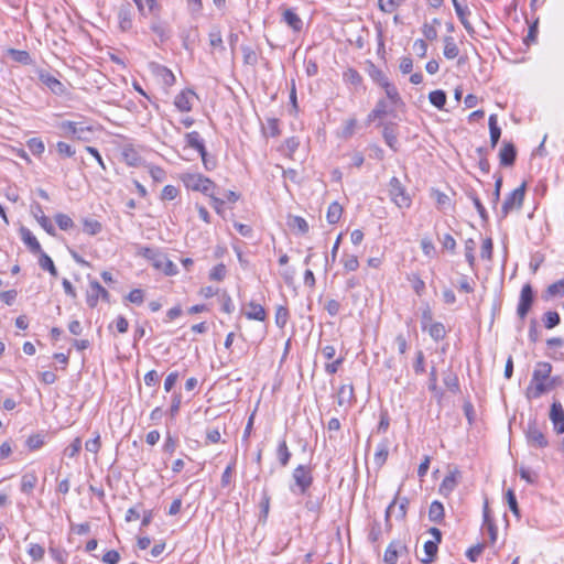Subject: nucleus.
<instances>
[{"instance_id":"obj_1","label":"nucleus","mask_w":564,"mask_h":564,"mask_svg":"<svg viewBox=\"0 0 564 564\" xmlns=\"http://www.w3.org/2000/svg\"><path fill=\"white\" fill-rule=\"evenodd\" d=\"M552 372V365L547 361H539L532 373L530 384L525 389L528 399H539L544 393L553 390V382H547Z\"/></svg>"},{"instance_id":"obj_2","label":"nucleus","mask_w":564,"mask_h":564,"mask_svg":"<svg viewBox=\"0 0 564 564\" xmlns=\"http://www.w3.org/2000/svg\"><path fill=\"white\" fill-rule=\"evenodd\" d=\"M293 482L290 485V491L294 495H307L313 485V471L308 465H299L292 471Z\"/></svg>"},{"instance_id":"obj_3","label":"nucleus","mask_w":564,"mask_h":564,"mask_svg":"<svg viewBox=\"0 0 564 564\" xmlns=\"http://www.w3.org/2000/svg\"><path fill=\"white\" fill-rule=\"evenodd\" d=\"M182 182L191 191L200 192L206 196H213L216 191V184L208 177L199 173H186L182 175Z\"/></svg>"},{"instance_id":"obj_4","label":"nucleus","mask_w":564,"mask_h":564,"mask_svg":"<svg viewBox=\"0 0 564 564\" xmlns=\"http://www.w3.org/2000/svg\"><path fill=\"white\" fill-rule=\"evenodd\" d=\"M527 183L523 182L519 187L509 193L501 206L500 218H506L511 212L519 210L524 202Z\"/></svg>"},{"instance_id":"obj_5","label":"nucleus","mask_w":564,"mask_h":564,"mask_svg":"<svg viewBox=\"0 0 564 564\" xmlns=\"http://www.w3.org/2000/svg\"><path fill=\"white\" fill-rule=\"evenodd\" d=\"M389 196L399 208H409L411 206L412 199L397 176L391 177L389 181Z\"/></svg>"},{"instance_id":"obj_6","label":"nucleus","mask_w":564,"mask_h":564,"mask_svg":"<svg viewBox=\"0 0 564 564\" xmlns=\"http://www.w3.org/2000/svg\"><path fill=\"white\" fill-rule=\"evenodd\" d=\"M525 440L529 446L534 448H545L549 445V441L539 426L536 420H530L524 431Z\"/></svg>"},{"instance_id":"obj_7","label":"nucleus","mask_w":564,"mask_h":564,"mask_svg":"<svg viewBox=\"0 0 564 564\" xmlns=\"http://www.w3.org/2000/svg\"><path fill=\"white\" fill-rule=\"evenodd\" d=\"M534 302V292L533 288L530 283H527L522 286L519 296V303L517 306V315L520 319H524L530 312L532 304Z\"/></svg>"},{"instance_id":"obj_8","label":"nucleus","mask_w":564,"mask_h":564,"mask_svg":"<svg viewBox=\"0 0 564 564\" xmlns=\"http://www.w3.org/2000/svg\"><path fill=\"white\" fill-rule=\"evenodd\" d=\"M109 293L108 291L96 280L90 281L89 283V290L87 292V305L90 308H94L97 306L99 299H102L106 302H109Z\"/></svg>"},{"instance_id":"obj_9","label":"nucleus","mask_w":564,"mask_h":564,"mask_svg":"<svg viewBox=\"0 0 564 564\" xmlns=\"http://www.w3.org/2000/svg\"><path fill=\"white\" fill-rule=\"evenodd\" d=\"M134 10L131 3H121L118 9V23L122 32H128L133 25Z\"/></svg>"},{"instance_id":"obj_10","label":"nucleus","mask_w":564,"mask_h":564,"mask_svg":"<svg viewBox=\"0 0 564 564\" xmlns=\"http://www.w3.org/2000/svg\"><path fill=\"white\" fill-rule=\"evenodd\" d=\"M39 79L44 84L53 94L63 95L65 93V86L50 72L40 69L37 72Z\"/></svg>"},{"instance_id":"obj_11","label":"nucleus","mask_w":564,"mask_h":564,"mask_svg":"<svg viewBox=\"0 0 564 564\" xmlns=\"http://www.w3.org/2000/svg\"><path fill=\"white\" fill-rule=\"evenodd\" d=\"M32 215L37 220L39 225L51 236H56L55 227L53 226L51 219L45 216L42 206L39 203H35L31 206Z\"/></svg>"},{"instance_id":"obj_12","label":"nucleus","mask_w":564,"mask_h":564,"mask_svg":"<svg viewBox=\"0 0 564 564\" xmlns=\"http://www.w3.org/2000/svg\"><path fill=\"white\" fill-rule=\"evenodd\" d=\"M550 420L557 434L564 433V409L560 402H553L550 411Z\"/></svg>"},{"instance_id":"obj_13","label":"nucleus","mask_w":564,"mask_h":564,"mask_svg":"<svg viewBox=\"0 0 564 564\" xmlns=\"http://www.w3.org/2000/svg\"><path fill=\"white\" fill-rule=\"evenodd\" d=\"M20 236L24 245L28 247L29 251L33 254H39L42 252V247L37 241L36 237L31 232V230L24 226H22L19 230Z\"/></svg>"},{"instance_id":"obj_14","label":"nucleus","mask_w":564,"mask_h":564,"mask_svg":"<svg viewBox=\"0 0 564 564\" xmlns=\"http://www.w3.org/2000/svg\"><path fill=\"white\" fill-rule=\"evenodd\" d=\"M517 159V150L513 143L503 142L499 152V161L502 166H512Z\"/></svg>"},{"instance_id":"obj_15","label":"nucleus","mask_w":564,"mask_h":564,"mask_svg":"<svg viewBox=\"0 0 564 564\" xmlns=\"http://www.w3.org/2000/svg\"><path fill=\"white\" fill-rule=\"evenodd\" d=\"M282 22L288 24L294 32L299 33L303 29V21L294 9L288 8L282 12Z\"/></svg>"},{"instance_id":"obj_16","label":"nucleus","mask_w":564,"mask_h":564,"mask_svg":"<svg viewBox=\"0 0 564 564\" xmlns=\"http://www.w3.org/2000/svg\"><path fill=\"white\" fill-rule=\"evenodd\" d=\"M382 137L387 145L394 152L399 150L397 126L394 123H387L382 130Z\"/></svg>"},{"instance_id":"obj_17","label":"nucleus","mask_w":564,"mask_h":564,"mask_svg":"<svg viewBox=\"0 0 564 564\" xmlns=\"http://www.w3.org/2000/svg\"><path fill=\"white\" fill-rule=\"evenodd\" d=\"M153 73L161 78L165 86H173L175 84V76L170 68L158 63H151Z\"/></svg>"},{"instance_id":"obj_18","label":"nucleus","mask_w":564,"mask_h":564,"mask_svg":"<svg viewBox=\"0 0 564 564\" xmlns=\"http://www.w3.org/2000/svg\"><path fill=\"white\" fill-rule=\"evenodd\" d=\"M457 475H458V471L455 470L444 477V479L442 480L440 488H438V492L442 496L447 497L454 491V489L456 488V486L458 484Z\"/></svg>"},{"instance_id":"obj_19","label":"nucleus","mask_w":564,"mask_h":564,"mask_svg":"<svg viewBox=\"0 0 564 564\" xmlns=\"http://www.w3.org/2000/svg\"><path fill=\"white\" fill-rule=\"evenodd\" d=\"M389 446H390V441L388 438H383L377 446V451L375 453V457H373V463L377 467L381 468L387 459H388V455H389Z\"/></svg>"},{"instance_id":"obj_20","label":"nucleus","mask_w":564,"mask_h":564,"mask_svg":"<svg viewBox=\"0 0 564 564\" xmlns=\"http://www.w3.org/2000/svg\"><path fill=\"white\" fill-rule=\"evenodd\" d=\"M275 455L281 467H286L291 460L292 453L288 446L286 440L282 438L275 451Z\"/></svg>"},{"instance_id":"obj_21","label":"nucleus","mask_w":564,"mask_h":564,"mask_svg":"<svg viewBox=\"0 0 564 564\" xmlns=\"http://www.w3.org/2000/svg\"><path fill=\"white\" fill-rule=\"evenodd\" d=\"M564 296V279H560L553 283H551L544 294L543 299L545 301H549L550 299L554 297H563Z\"/></svg>"},{"instance_id":"obj_22","label":"nucleus","mask_w":564,"mask_h":564,"mask_svg":"<svg viewBox=\"0 0 564 564\" xmlns=\"http://www.w3.org/2000/svg\"><path fill=\"white\" fill-rule=\"evenodd\" d=\"M186 143L189 148L195 149L199 154H204L206 151L204 140L197 131H192L185 135Z\"/></svg>"},{"instance_id":"obj_23","label":"nucleus","mask_w":564,"mask_h":564,"mask_svg":"<svg viewBox=\"0 0 564 564\" xmlns=\"http://www.w3.org/2000/svg\"><path fill=\"white\" fill-rule=\"evenodd\" d=\"M429 519L434 523H442L444 520V506L438 500L432 501L429 509Z\"/></svg>"},{"instance_id":"obj_24","label":"nucleus","mask_w":564,"mask_h":564,"mask_svg":"<svg viewBox=\"0 0 564 564\" xmlns=\"http://www.w3.org/2000/svg\"><path fill=\"white\" fill-rule=\"evenodd\" d=\"M382 88L384 89L386 96L389 99L390 104L393 106L403 105L402 98L397 89V87L388 82L386 83Z\"/></svg>"},{"instance_id":"obj_25","label":"nucleus","mask_w":564,"mask_h":564,"mask_svg":"<svg viewBox=\"0 0 564 564\" xmlns=\"http://www.w3.org/2000/svg\"><path fill=\"white\" fill-rule=\"evenodd\" d=\"M37 484V476L34 471L25 473L21 478V491L31 494Z\"/></svg>"},{"instance_id":"obj_26","label":"nucleus","mask_w":564,"mask_h":564,"mask_svg":"<svg viewBox=\"0 0 564 564\" xmlns=\"http://www.w3.org/2000/svg\"><path fill=\"white\" fill-rule=\"evenodd\" d=\"M246 316L249 319H256V321L263 322L267 317V313L262 305L257 304L254 302H250L249 311L246 312Z\"/></svg>"},{"instance_id":"obj_27","label":"nucleus","mask_w":564,"mask_h":564,"mask_svg":"<svg viewBox=\"0 0 564 564\" xmlns=\"http://www.w3.org/2000/svg\"><path fill=\"white\" fill-rule=\"evenodd\" d=\"M343 215V207L338 202H333L329 204L326 219L330 225H335L339 221Z\"/></svg>"},{"instance_id":"obj_28","label":"nucleus","mask_w":564,"mask_h":564,"mask_svg":"<svg viewBox=\"0 0 564 564\" xmlns=\"http://www.w3.org/2000/svg\"><path fill=\"white\" fill-rule=\"evenodd\" d=\"M444 56L447 59H454L459 54V48L457 44L455 43V40L453 36H445L444 37Z\"/></svg>"},{"instance_id":"obj_29","label":"nucleus","mask_w":564,"mask_h":564,"mask_svg":"<svg viewBox=\"0 0 564 564\" xmlns=\"http://www.w3.org/2000/svg\"><path fill=\"white\" fill-rule=\"evenodd\" d=\"M209 45L214 48H218L220 52H224L225 45L221 36L220 29L218 26H213L208 33Z\"/></svg>"},{"instance_id":"obj_30","label":"nucleus","mask_w":564,"mask_h":564,"mask_svg":"<svg viewBox=\"0 0 564 564\" xmlns=\"http://www.w3.org/2000/svg\"><path fill=\"white\" fill-rule=\"evenodd\" d=\"M270 501H271V497H270L268 490L263 489L262 494H261V499L259 502V508H260L259 520L262 522H265L268 519L269 511H270Z\"/></svg>"},{"instance_id":"obj_31","label":"nucleus","mask_w":564,"mask_h":564,"mask_svg":"<svg viewBox=\"0 0 564 564\" xmlns=\"http://www.w3.org/2000/svg\"><path fill=\"white\" fill-rule=\"evenodd\" d=\"M489 132H490V145L495 148L501 137V129L497 123V116L490 115L489 117Z\"/></svg>"},{"instance_id":"obj_32","label":"nucleus","mask_w":564,"mask_h":564,"mask_svg":"<svg viewBox=\"0 0 564 564\" xmlns=\"http://www.w3.org/2000/svg\"><path fill=\"white\" fill-rule=\"evenodd\" d=\"M192 91H181L176 95L174 99V105L180 111H189L192 109V104L189 101V95Z\"/></svg>"},{"instance_id":"obj_33","label":"nucleus","mask_w":564,"mask_h":564,"mask_svg":"<svg viewBox=\"0 0 564 564\" xmlns=\"http://www.w3.org/2000/svg\"><path fill=\"white\" fill-rule=\"evenodd\" d=\"M467 196H468V198H470V199H471V202H473V204H474L475 208L477 209L478 215H479V217L481 218V220H482L484 223H487V221H488V219H489V215H488V213H487V210H486L485 206L482 205V203H481L480 198H479V197H478V195L476 194V192H475V191H469V192L467 193Z\"/></svg>"},{"instance_id":"obj_34","label":"nucleus","mask_w":564,"mask_h":564,"mask_svg":"<svg viewBox=\"0 0 564 564\" xmlns=\"http://www.w3.org/2000/svg\"><path fill=\"white\" fill-rule=\"evenodd\" d=\"M37 256L41 269L48 271L53 276H57L58 272L51 257H48L44 251L40 252Z\"/></svg>"},{"instance_id":"obj_35","label":"nucleus","mask_w":564,"mask_h":564,"mask_svg":"<svg viewBox=\"0 0 564 564\" xmlns=\"http://www.w3.org/2000/svg\"><path fill=\"white\" fill-rule=\"evenodd\" d=\"M438 550V543L434 541H426L424 543L425 557L421 558L423 564H430L434 561Z\"/></svg>"},{"instance_id":"obj_36","label":"nucleus","mask_w":564,"mask_h":564,"mask_svg":"<svg viewBox=\"0 0 564 564\" xmlns=\"http://www.w3.org/2000/svg\"><path fill=\"white\" fill-rule=\"evenodd\" d=\"M426 330L429 332V335L432 337V339H434L435 341H440L446 336L445 326L440 322L431 324Z\"/></svg>"},{"instance_id":"obj_37","label":"nucleus","mask_w":564,"mask_h":564,"mask_svg":"<svg viewBox=\"0 0 564 564\" xmlns=\"http://www.w3.org/2000/svg\"><path fill=\"white\" fill-rule=\"evenodd\" d=\"M429 99L434 107L443 109L446 104V94L442 89H436L429 94Z\"/></svg>"},{"instance_id":"obj_38","label":"nucleus","mask_w":564,"mask_h":564,"mask_svg":"<svg viewBox=\"0 0 564 564\" xmlns=\"http://www.w3.org/2000/svg\"><path fill=\"white\" fill-rule=\"evenodd\" d=\"M93 132L94 128L91 126H86L83 122H77L76 131L73 137L77 140L88 141Z\"/></svg>"},{"instance_id":"obj_39","label":"nucleus","mask_w":564,"mask_h":564,"mask_svg":"<svg viewBox=\"0 0 564 564\" xmlns=\"http://www.w3.org/2000/svg\"><path fill=\"white\" fill-rule=\"evenodd\" d=\"M400 542L392 541L386 549L383 560L387 564H395L398 561V547Z\"/></svg>"},{"instance_id":"obj_40","label":"nucleus","mask_w":564,"mask_h":564,"mask_svg":"<svg viewBox=\"0 0 564 564\" xmlns=\"http://www.w3.org/2000/svg\"><path fill=\"white\" fill-rule=\"evenodd\" d=\"M8 55L13 61L21 63L23 65H29L32 61L29 52L23 51V50L10 48V50H8Z\"/></svg>"},{"instance_id":"obj_41","label":"nucleus","mask_w":564,"mask_h":564,"mask_svg":"<svg viewBox=\"0 0 564 564\" xmlns=\"http://www.w3.org/2000/svg\"><path fill=\"white\" fill-rule=\"evenodd\" d=\"M475 248L476 242L473 238H469L465 241V257L471 269H474L476 264Z\"/></svg>"},{"instance_id":"obj_42","label":"nucleus","mask_w":564,"mask_h":564,"mask_svg":"<svg viewBox=\"0 0 564 564\" xmlns=\"http://www.w3.org/2000/svg\"><path fill=\"white\" fill-rule=\"evenodd\" d=\"M561 323L560 314L555 311H549L543 315V324L547 329H552Z\"/></svg>"},{"instance_id":"obj_43","label":"nucleus","mask_w":564,"mask_h":564,"mask_svg":"<svg viewBox=\"0 0 564 564\" xmlns=\"http://www.w3.org/2000/svg\"><path fill=\"white\" fill-rule=\"evenodd\" d=\"M83 229L86 234H88L90 236H95L101 231L102 226L96 219H84L83 220Z\"/></svg>"},{"instance_id":"obj_44","label":"nucleus","mask_w":564,"mask_h":564,"mask_svg":"<svg viewBox=\"0 0 564 564\" xmlns=\"http://www.w3.org/2000/svg\"><path fill=\"white\" fill-rule=\"evenodd\" d=\"M344 269L348 272L356 271L359 268V260L355 254L344 253L341 258Z\"/></svg>"},{"instance_id":"obj_45","label":"nucleus","mask_w":564,"mask_h":564,"mask_svg":"<svg viewBox=\"0 0 564 564\" xmlns=\"http://www.w3.org/2000/svg\"><path fill=\"white\" fill-rule=\"evenodd\" d=\"M241 52L243 56V63L246 65L254 66L258 63V55L251 46L242 45Z\"/></svg>"},{"instance_id":"obj_46","label":"nucleus","mask_w":564,"mask_h":564,"mask_svg":"<svg viewBox=\"0 0 564 564\" xmlns=\"http://www.w3.org/2000/svg\"><path fill=\"white\" fill-rule=\"evenodd\" d=\"M369 76L380 87H382L386 83L389 82V79L384 75V73L381 69H379L378 67H376L373 64H371V66H370Z\"/></svg>"},{"instance_id":"obj_47","label":"nucleus","mask_w":564,"mask_h":564,"mask_svg":"<svg viewBox=\"0 0 564 564\" xmlns=\"http://www.w3.org/2000/svg\"><path fill=\"white\" fill-rule=\"evenodd\" d=\"M28 554L32 557L33 562H40L44 557L45 550L37 543H31L28 549Z\"/></svg>"},{"instance_id":"obj_48","label":"nucleus","mask_w":564,"mask_h":564,"mask_svg":"<svg viewBox=\"0 0 564 564\" xmlns=\"http://www.w3.org/2000/svg\"><path fill=\"white\" fill-rule=\"evenodd\" d=\"M404 0H378L379 8L386 13H392L397 10Z\"/></svg>"},{"instance_id":"obj_49","label":"nucleus","mask_w":564,"mask_h":564,"mask_svg":"<svg viewBox=\"0 0 564 564\" xmlns=\"http://www.w3.org/2000/svg\"><path fill=\"white\" fill-rule=\"evenodd\" d=\"M354 394V388L350 384H344L338 391V404L343 405L345 402L350 401Z\"/></svg>"},{"instance_id":"obj_50","label":"nucleus","mask_w":564,"mask_h":564,"mask_svg":"<svg viewBox=\"0 0 564 564\" xmlns=\"http://www.w3.org/2000/svg\"><path fill=\"white\" fill-rule=\"evenodd\" d=\"M444 384L446 388L452 391L453 393L459 392V381L455 373H447L443 379Z\"/></svg>"},{"instance_id":"obj_51","label":"nucleus","mask_w":564,"mask_h":564,"mask_svg":"<svg viewBox=\"0 0 564 564\" xmlns=\"http://www.w3.org/2000/svg\"><path fill=\"white\" fill-rule=\"evenodd\" d=\"M344 79L354 86H360L362 83L361 75L355 68H348L344 73Z\"/></svg>"},{"instance_id":"obj_52","label":"nucleus","mask_w":564,"mask_h":564,"mask_svg":"<svg viewBox=\"0 0 564 564\" xmlns=\"http://www.w3.org/2000/svg\"><path fill=\"white\" fill-rule=\"evenodd\" d=\"M55 221L62 230H68L74 227L73 219L68 215L63 213H58L55 215Z\"/></svg>"},{"instance_id":"obj_53","label":"nucleus","mask_w":564,"mask_h":564,"mask_svg":"<svg viewBox=\"0 0 564 564\" xmlns=\"http://www.w3.org/2000/svg\"><path fill=\"white\" fill-rule=\"evenodd\" d=\"M82 449V440L80 437H76L65 449L64 455L74 458L76 457Z\"/></svg>"},{"instance_id":"obj_54","label":"nucleus","mask_w":564,"mask_h":564,"mask_svg":"<svg viewBox=\"0 0 564 564\" xmlns=\"http://www.w3.org/2000/svg\"><path fill=\"white\" fill-rule=\"evenodd\" d=\"M28 149L32 152L34 155H40L44 152L45 147L43 141L40 138H32L26 143Z\"/></svg>"},{"instance_id":"obj_55","label":"nucleus","mask_w":564,"mask_h":564,"mask_svg":"<svg viewBox=\"0 0 564 564\" xmlns=\"http://www.w3.org/2000/svg\"><path fill=\"white\" fill-rule=\"evenodd\" d=\"M151 31L155 33L161 42H165L169 39L167 28L161 22H153L150 26Z\"/></svg>"},{"instance_id":"obj_56","label":"nucleus","mask_w":564,"mask_h":564,"mask_svg":"<svg viewBox=\"0 0 564 564\" xmlns=\"http://www.w3.org/2000/svg\"><path fill=\"white\" fill-rule=\"evenodd\" d=\"M122 155L124 158V161L131 166L138 165L140 161L137 151L132 148H124L122 151Z\"/></svg>"},{"instance_id":"obj_57","label":"nucleus","mask_w":564,"mask_h":564,"mask_svg":"<svg viewBox=\"0 0 564 564\" xmlns=\"http://www.w3.org/2000/svg\"><path fill=\"white\" fill-rule=\"evenodd\" d=\"M44 445V435L42 434H33L30 435L26 440V446L31 451H35L41 448Z\"/></svg>"},{"instance_id":"obj_58","label":"nucleus","mask_w":564,"mask_h":564,"mask_svg":"<svg viewBox=\"0 0 564 564\" xmlns=\"http://www.w3.org/2000/svg\"><path fill=\"white\" fill-rule=\"evenodd\" d=\"M289 319V311L284 306H279L275 312V324L278 327L283 328Z\"/></svg>"},{"instance_id":"obj_59","label":"nucleus","mask_w":564,"mask_h":564,"mask_svg":"<svg viewBox=\"0 0 564 564\" xmlns=\"http://www.w3.org/2000/svg\"><path fill=\"white\" fill-rule=\"evenodd\" d=\"M482 530L488 534L490 543L494 544L497 541L498 535V528L495 521L482 523Z\"/></svg>"},{"instance_id":"obj_60","label":"nucleus","mask_w":564,"mask_h":564,"mask_svg":"<svg viewBox=\"0 0 564 564\" xmlns=\"http://www.w3.org/2000/svg\"><path fill=\"white\" fill-rule=\"evenodd\" d=\"M492 250H494L492 239L486 238L482 241L480 257L485 260H491L492 259Z\"/></svg>"},{"instance_id":"obj_61","label":"nucleus","mask_w":564,"mask_h":564,"mask_svg":"<svg viewBox=\"0 0 564 564\" xmlns=\"http://www.w3.org/2000/svg\"><path fill=\"white\" fill-rule=\"evenodd\" d=\"M56 151L61 156L65 158H70L75 154V150L64 141H58L56 143Z\"/></svg>"},{"instance_id":"obj_62","label":"nucleus","mask_w":564,"mask_h":564,"mask_svg":"<svg viewBox=\"0 0 564 564\" xmlns=\"http://www.w3.org/2000/svg\"><path fill=\"white\" fill-rule=\"evenodd\" d=\"M226 275V267L223 263L215 265L209 272V279L221 281Z\"/></svg>"},{"instance_id":"obj_63","label":"nucleus","mask_w":564,"mask_h":564,"mask_svg":"<svg viewBox=\"0 0 564 564\" xmlns=\"http://www.w3.org/2000/svg\"><path fill=\"white\" fill-rule=\"evenodd\" d=\"M178 189L173 185H165L161 193V199L163 200H172L175 199L178 195Z\"/></svg>"},{"instance_id":"obj_64","label":"nucleus","mask_w":564,"mask_h":564,"mask_svg":"<svg viewBox=\"0 0 564 564\" xmlns=\"http://www.w3.org/2000/svg\"><path fill=\"white\" fill-rule=\"evenodd\" d=\"M101 561L105 564H118L120 561V554L116 550H109L104 554Z\"/></svg>"}]
</instances>
